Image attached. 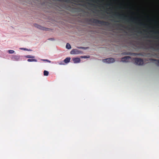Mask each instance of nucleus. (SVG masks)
I'll use <instances>...</instances> for the list:
<instances>
[{
	"mask_svg": "<svg viewBox=\"0 0 159 159\" xmlns=\"http://www.w3.org/2000/svg\"><path fill=\"white\" fill-rule=\"evenodd\" d=\"M116 16L119 19H122L125 20L126 19L127 16L124 14H120L119 13H115L112 16V17Z\"/></svg>",
	"mask_w": 159,
	"mask_h": 159,
	"instance_id": "1",
	"label": "nucleus"
},
{
	"mask_svg": "<svg viewBox=\"0 0 159 159\" xmlns=\"http://www.w3.org/2000/svg\"><path fill=\"white\" fill-rule=\"evenodd\" d=\"M134 61L135 64L138 65H142L144 64L143 60L140 58H135L134 59Z\"/></svg>",
	"mask_w": 159,
	"mask_h": 159,
	"instance_id": "2",
	"label": "nucleus"
},
{
	"mask_svg": "<svg viewBox=\"0 0 159 159\" xmlns=\"http://www.w3.org/2000/svg\"><path fill=\"white\" fill-rule=\"evenodd\" d=\"M102 61L104 63H113L115 62V60L113 58H109L105 59H103L102 60Z\"/></svg>",
	"mask_w": 159,
	"mask_h": 159,
	"instance_id": "3",
	"label": "nucleus"
},
{
	"mask_svg": "<svg viewBox=\"0 0 159 159\" xmlns=\"http://www.w3.org/2000/svg\"><path fill=\"white\" fill-rule=\"evenodd\" d=\"M34 26L38 29L43 30L47 31L48 29V28L44 27L37 24H34Z\"/></svg>",
	"mask_w": 159,
	"mask_h": 159,
	"instance_id": "4",
	"label": "nucleus"
},
{
	"mask_svg": "<svg viewBox=\"0 0 159 159\" xmlns=\"http://www.w3.org/2000/svg\"><path fill=\"white\" fill-rule=\"evenodd\" d=\"M131 60V57L129 56H125L124 57H122L121 58V61L123 62H128L129 61Z\"/></svg>",
	"mask_w": 159,
	"mask_h": 159,
	"instance_id": "5",
	"label": "nucleus"
},
{
	"mask_svg": "<svg viewBox=\"0 0 159 159\" xmlns=\"http://www.w3.org/2000/svg\"><path fill=\"white\" fill-rule=\"evenodd\" d=\"M20 58V56L19 55H12L11 57V59L14 61H19Z\"/></svg>",
	"mask_w": 159,
	"mask_h": 159,
	"instance_id": "6",
	"label": "nucleus"
},
{
	"mask_svg": "<svg viewBox=\"0 0 159 159\" xmlns=\"http://www.w3.org/2000/svg\"><path fill=\"white\" fill-rule=\"evenodd\" d=\"M82 53V51L78 49H75L72 50L70 52L71 54H78Z\"/></svg>",
	"mask_w": 159,
	"mask_h": 159,
	"instance_id": "7",
	"label": "nucleus"
},
{
	"mask_svg": "<svg viewBox=\"0 0 159 159\" xmlns=\"http://www.w3.org/2000/svg\"><path fill=\"white\" fill-rule=\"evenodd\" d=\"M149 60L156 64L157 66H159V60L153 58H149Z\"/></svg>",
	"mask_w": 159,
	"mask_h": 159,
	"instance_id": "8",
	"label": "nucleus"
},
{
	"mask_svg": "<svg viewBox=\"0 0 159 159\" xmlns=\"http://www.w3.org/2000/svg\"><path fill=\"white\" fill-rule=\"evenodd\" d=\"M148 56H152L154 57L159 58V51L157 53L153 52L151 54H149Z\"/></svg>",
	"mask_w": 159,
	"mask_h": 159,
	"instance_id": "9",
	"label": "nucleus"
},
{
	"mask_svg": "<svg viewBox=\"0 0 159 159\" xmlns=\"http://www.w3.org/2000/svg\"><path fill=\"white\" fill-rule=\"evenodd\" d=\"M72 61L74 63H77L80 62V59L79 58H72Z\"/></svg>",
	"mask_w": 159,
	"mask_h": 159,
	"instance_id": "10",
	"label": "nucleus"
},
{
	"mask_svg": "<svg viewBox=\"0 0 159 159\" xmlns=\"http://www.w3.org/2000/svg\"><path fill=\"white\" fill-rule=\"evenodd\" d=\"M122 55H133V56H135L136 55H139V54H137L136 53H131V52H123L122 53Z\"/></svg>",
	"mask_w": 159,
	"mask_h": 159,
	"instance_id": "11",
	"label": "nucleus"
},
{
	"mask_svg": "<svg viewBox=\"0 0 159 159\" xmlns=\"http://www.w3.org/2000/svg\"><path fill=\"white\" fill-rule=\"evenodd\" d=\"M91 20L93 23L96 24H101L102 22L101 21L94 18L92 19Z\"/></svg>",
	"mask_w": 159,
	"mask_h": 159,
	"instance_id": "12",
	"label": "nucleus"
},
{
	"mask_svg": "<svg viewBox=\"0 0 159 159\" xmlns=\"http://www.w3.org/2000/svg\"><path fill=\"white\" fill-rule=\"evenodd\" d=\"M151 48L154 50L158 51L159 50V44H156L154 46L151 47Z\"/></svg>",
	"mask_w": 159,
	"mask_h": 159,
	"instance_id": "13",
	"label": "nucleus"
},
{
	"mask_svg": "<svg viewBox=\"0 0 159 159\" xmlns=\"http://www.w3.org/2000/svg\"><path fill=\"white\" fill-rule=\"evenodd\" d=\"M70 57H67L64 60V62L66 63H67L70 62Z\"/></svg>",
	"mask_w": 159,
	"mask_h": 159,
	"instance_id": "14",
	"label": "nucleus"
},
{
	"mask_svg": "<svg viewBox=\"0 0 159 159\" xmlns=\"http://www.w3.org/2000/svg\"><path fill=\"white\" fill-rule=\"evenodd\" d=\"M24 57L27 58H34V57L33 56L28 55L24 56Z\"/></svg>",
	"mask_w": 159,
	"mask_h": 159,
	"instance_id": "15",
	"label": "nucleus"
},
{
	"mask_svg": "<svg viewBox=\"0 0 159 159\" xmlns=\"http://www.w3.org/2000/svg\"><path fill=\"white\" fill-rule=\"evenodd\" d=\"M27 61L28 62H32V61H34L37 62V60L35 59H28L27 60Z\"/></svg>",
	"mask_w": 159,
	"mask_h": 159,
	"instance_id": "16",
	"label": "nucleus"
},
{
	"mask_svg": "<svg viewBox=\"0 0 159 159\" xmlns=\"http://www.w3.org/2000/svg\"><path fill=\"white\" fill-rule=\"evenodd\" d=\"M66 48L68 49H69L71 48V47L70 44L69 43H67L66 45Z\"/></svg>",
	"mask_w": 159,
	"mask_h": 159,
	"instance_id": "17",
	"label": "nucleus"
},
{
	"mask_svg": "<svg viewBox=\"0 0 159 159\" xmlns=\"http://www.w3.org/2000/svg\"><path fill=\"white\" fill-rule=\"evenodd\" d=\"M49 72L46 70H44L43 72V74L45 76H48V75Z\"/></svg>",
	"mask_w": 159,
	"mask_h": 159,
	"instance_id": "18",
	"label": "nucleus"
},
{
	"mask_svg": "<svg viewBox=\"0 0 159 159\" xmlns=\"http://www.w3.org/2000/svg\"><path fill=\"white\" fill-rule=\"evenodd\" d=\"M7 52L9 54H12L15 52L14 51L11 50H8Z\"/></svg>",
	"mask_w": 159,
	"mask_h": 159,
	"instance_id": "19",
	"label": "nucleus"
},
{
	"mask_svg": "<svg viewBox=\"0 0 159 159\" xmlns=\"http://www.w3.org/2000/svg\"><path fill=\"white\" fill-rule=\"evenodd\" d=\"M20 49L21 50H23L25 51H30V49H28L26 48H20Z\"/></svg>",
	"mask_w": 159,
	"mask_h": 159,
	"instance_id": "20",
	"label": "nucleus"
},
{
	"mask_svg": "<svg viewBox=\"0 0 159 159\" xmlns=\"http://www.w3.org/2000/svg\"><path fill=\"white\" fill-rule=\"evenodd\" d=\"M139 24H140L141 25H144V26H146V25L145 24H144L142 22H141V20H139Z\"/></svg>",
	"mask_w": 159,
	"mask_h": 159,
	"instance_id": "21",
	"label": "nucleus"
},
{
	"mask_svg": "<svg viewBox=\"0 0 159 159\" xmlns=\"http://www.w3.org/2000/svg\"><path fill=\"white\" fill-rule=\"evenodd\" d=\"M137 18H134V17H132L131 18H130V20H131V21H132V22H135V20H136Z\"/></svg>",
	"mask_w": 159,
	"mask_h": 159,
	"instance_id": "22",
	"label": "nucleus"
},
{
	"mask_svg": "<svg viewBox=\"0 0 159 159\" xmlns=\"http://www.w3.org/2000/svg\"><path fill=\"white\" fill-rule=\"evenodd\" d=\"M41 60H42L43 61H46L49 63L51 62V61L48 59H41Z\"/></svg>",
	"mask_w": 159,
	"mask_h": 159,
	"instance_id": "23",
	"label": "nucleus"
},
{
	"mask_svg": "<svg viewBox=\"0 0 159 159\" xmlns=\"http://www.w3.org/2000/svg\"><path fill=\"white\" fill-rule=\"evenodd\" d=\"M89 57H90L89 56L87 57V56H81V58H89Z\"/></svg>",
	"mask_w": 159,
	"mask_h": 159,
	"instance_id": "24",
	"label": "nucleus"
},
{
	"mask_svg": "<svg viewBox=\"0 0 159 159\" xmlns=\"http://www.w3.org/2000/svg\"><path fill=\"white\" fill-rule=\"evenodd\" d=\"M78 48L80 49H86L87 48L82 47H78Z\"/></svg>",
	"mask_w": 159,
	"mask_h": 159,
	"instance_id": "25",
	"label": "nucleus"
},
{
	"mask_svg": "<svg viewBox=\"0 0 159 159\" xmlns=\"http://www.w3.org/2000/svg\"><path fill=\"white\" fill-rule=\"evenodd\" d=\"M90 1H92L93 2H96L95 0H90Z\"/></svg>",
	"mask_w": 159,
	"mask_h": 159,
	"instance_id": "26",
	"label": "nucleus"
},
{
	"mask_svg": "<svg viewBox=\"0 0 159 159\" xmlns=\"http://www.w3.org/2000/svg\"><path fill=\"white\" fill-rule=\"evenodd\" d=\"M59 64L60 65H63V63L62 62H61V63H59Z\"/></svg>",
	"mask_w": 159,
	"mask_h": 159,
	"instance_id": "27",
	"label": "nucleus"
},
{
	"mask_svg": "<svg viewBox=\"0 0 159 159\" xmlns=\"http://www.w3.org/2000/svg\"><path fill=\"white\" fill-rule=\"evenodd\" d=\"M116 22H119V20H117V21H116Z\"/></svg>",
	"mask_w": 159,
	"mask_h": 159,
	"instance_id": "28",
	"label": "nucleus"
},
{
	"mask_svg": "<svg viewBox=\"0 0 159 159\" xmlns=\"http://www.w3.org/2000/svg\"><path fill=\"white\" fill-rule=\"evenodd\" d=\"M152 31V32H155L154 31H153V30Z\"/></svg>",
	"mask_w": 159,
	"mask_h": 159,
	"instance_id": "29",
	"label": "nucleus"
},
{
	"mask_svg": "<svg viewBox=\"0 0 159 159\" xmlns=\"http://www.w3.org/2000/svg\"><path fill=\"white\" fill-rule=\"evenodd\" d=\"M51 39V40H52V39L51 38V39Z\"/></svg>",
	"mask_w": 159,
	"mask_h": 159,
	"instance_id": "30",
	"label": "nucleus"
}]
</instances>
